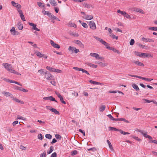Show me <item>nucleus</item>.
I'll use <instances>...</instances> for the list:
<instances>
[{"instance_id": "obj_1", "label": "nucleus", "mask_w": 157, "mask_h": 157, "mask_svg": "<svg viewBox=\"0 0 157 157\" xmlns=\"http://www.w3.org/2000/svg\"><path fill=\"white\" fill-rule=\"evenodd\" d=\"M44 78L47 80H52L54 79V76L48 71L44 72Z\"/></svg>"}, {"instance_id": "obj_2", "label": "nucleus", "mask_w": 157, "mask_h": 157, "mask_svg": "<svg viewBox=\"0 0 157 157\" xmlns=\"http://www.w3.org/2000/svg\"><path fill=\"white\" fill-rule=\"evenodd\" d=\"M2 65L8 71L11 73V71L13 69H11L12 66L11 64L6 63H2Z\"/></svg>"}, {"instance_id": "obj_3", "label": "nucleus", "mask_w": 157, "mask_h": 157, "mask_svg": "<svg viewBox=\"0 0 157 157\" xmlns=\"http://www.w3.org/2000/svg\"><path fill=\"white\" fill-rule=\"evenodd\" d=\"M136 131H138L140 132L146 138H148L149 139H152L151 137L149 135H147V132H146L144 131L140 130L138 129H137V130H136Z\"/></svg>"}, {"instance_id": "obj_4", "label": "nucleus", "mask_w": 157, "mask_h": 157, "mask_svg": "<svg viewBox=\"0 0 157 157\" xmlns=\"http://www.w3.org/2000/svg\"><path fill=\"white\" fill-rule=\"evenodd\" d=\"M88 24L90 28L92 30H94L96 29V24L94 21H90L89 22Z\"/></svg>"}, {"instance_id": "obj_5", "label": "nucleus", "mask_w": 157, "mask_h": 157, "mask_svg": "<svg viewBox=\"0 0 157 157\" xmlns=\"http://www.w3.org/2000/svg\"><path fill=\"white\" fill-rule=\"evenodd\" d=\"M105 47L107 49L110 50H112L114 52H117L118 54L120 53V52L118 50L116 49L115 48H113L110 47L109 45V44L107 43L106 45H105Z\"/></svg>"}, {"instance_id": "obj_6", "label": "nucleus", "mask_w": 157, "mask_h": 157, "mask_svg": "<svg viewBox=\"0 0 157 157\" xmlns=\"http://www.w3.org/2000/svg\"><path fill=\"white\" fill-rule=\"evenodd\" d=\"M29 24L30 26H32V29L34 30H36L37 31H40V29H39L36 28V25L32 22H29Z\"/></svg>"}, {"instance_id": "obj_7", "label": "nucleus", "mask_w": 157, "mask_h": 157, "mask_svg": "<svg viewBox=\"0 0 157 157\" xmlns=\"http://www.w3.org/2000/svg\"><path fill=\"white\" fill-rule=\"evenodd\" d=\"M17 10L20 16L21 19L24 21H25V18L23 15L22 10L20 9H18Z\"/></svg>"}, {"instance_id": "obj_8", "label": "nucleus", "mask_w": 157, "mask_h": 157, "mask_svg": "<svg viewBox=\"0 0 157 157\" xmlns=\"http://www.w3.org/2000/svg\"><path fill=\"white\" fill-rule=\"evenodd\" d=\"M94 37L99 41L101 43L104 45H106L107 44V42L104 40L102 39L99 38L96 36H94Z\"/></svg>"}, {"instance_id": "obj_9", "label": "nucleus", "mask_w": 157, "mask_h": 157, "mask_svg": "<svg viewBox=\"0 0 157 157\" xmlns=\"http://www.w3.org/2000/svg\"><path fill=\"white\" fill-rule=\"evenodd\" d=\"M94 16L93 15L85 14V16H84L82 17V18L86 20H90L92 19L93 18Z\"/></svg>"}, {"instance_id": "obj_10", "label": "nucleus", "mask_w": 157, "mask_h": 157, "mask_svg": "<svg viewBox=\"0 0 157 157\" xmlns=\"http://www.w3.org/2000/svg\"><path fill=\"white\" fill-rule=\"evenodd\" d=\"M43 99L46 100H49L52 101H54L56 102H57V101L53 97L51 96L47 97H44L43 98Z\"/></svg>"}, {"instance_id": "obj_11", "label": "nucleus", "mask_w": 157, "mask_h": 157, "mask_svg": "<svg viewBox=\"0 0 157 157\" xmlns=\"http://www.w3.org/2000/svg\"><path fill=\"white\" fill-rule=\"evenodd\" d=\"M50 44L53 47L58 49L60 48V46L58 44L55 43L52 40H50Z\"/></svg>"}, {"instance_id": "obj_12", "label": "nucleus", "mask_w": 157, "mask_h": 157, "mask_svg": "<svg viewBox=\"0 0 157 157\" xmlns=\"http://www.w3.org/2000/svg\"><path fill=\"white\" fill-rule=\"evenodd\" d=\"M141 57H152L153 56H152L150 54H147L146 53H141Z\"/></svg>"}, {"instance_id": "obj_13", "label": "nucleus", "mask_w": 157, "mask_h": 157, "mask_svg": "<svg viewBox=\"0 0 157 157\" xmlns=\"http://www.w3.org/2000/svg\"><path fill=\"white\" fill-rule=\"evenodd\" d=\"M11 3L13 6L15 7L17 9H19L21 7V6L20 4H18V3H15L13 1H12L11 2Z\"/></svg>"}, {"instance_id": "obj_14", "label": "nucleus", "mask_w": 157, "mask_h": 157, "mask_svg": "<svg viewBox=\"0 0 157 157\" xmlns=\"http://www.w3.org/2000/svg\"><path fill=\"white\" fill-rule=\"evenodd\" d=\"M90 55L91 57H95L96 59H98L99 55L98 53H91Z\"/></svg>"}, {"instance_id": "obj_15", "label": "nucleus", "mask_w": 157, "mask_h": 157, "mask_svg": "<svg viewBox=\"0 0 157 157\" xmlns=\"http://www.w3.org/2000/svg\"><path fill=\"white\" fill-rule=\"evenodd\" d=\"M68 25L70 27H73L74 28H76L77 25L74 23L72 22L71 21H70L68 23Z\"/></svg>"}, {"instance_id": "obj_16", "label": "nucleus", "mask_w": 157, "mask_h": 157, "mask_svg": "<svg viewBox=\"0 0 157 157\" xmlns=\"http://www.w3.org/2000/svg\"><path fill=\"white\" fill-rule=\"evenodd\" d=\"M106 108L105 105L103 104H101L99 107V111L101 112H102L104 111Z\"/></svg>"}, {"instance_id": "obj_17", "label": "nucleus", "mask_w": 157, "mask_h": 157, "mask_svg": "<svg viewBox=\"0 0 157 157\" xmlns=\"http://www.w3.org/2000/svg\"><path fill=\"white\" fill-rule=\"evenodd\" d=\"M17 26L18 29L20 30H22L23 28V24L21 22L18 23L17 25Z\"/></svg>"}, {"instance_id": "obj_18", "label": "nucleus", "mask_w": 157, "mask_h": 157, "mask_svg": "<svg viewBox=\"0 0 157 157\" xmlns=\"http://www.w3.org/2000/svg\"><path fill=\"white\" fill-rule=\"evenodd\" d=\"M86 64L89 66L95 68H97L98 67V66L97 65L92 64L89 62L86 63Z\"/></svg>"}, {"instance_id": "obj_19", "label": "nucleus", "mask_w": 157, "mask_h": 157, "mask_svg": "<svg viewBox=\"0 0 157 157\" xmlns=\"http://www.w3.org/2000/svg\"><path fill=\"white\" fill-rule=\"evenodd\" d=\"M107 144L108 145V146H109V147L110 149L111 150V151H113L114 150L113 148V147L112 146L111 143V142H110V141L109 140H107Z\"/></svg>"}, {"instance_id": "obj_20", "label": "nucleus", "mask_w": 157, "mask_h": 157, "mask_svg": "<svg viewBox=\"0 0 157 157\" xmlns=\"http://www.w3.org/2000/svg\"><path fill=\"white\" fill-rule=\"evenodd\" d=\"M75 43L78 45L80 47H83L84 46L83 44L82 43L81 41L79 40H77L75 42Z\"/></svg>"}, {"instance_id": "obj_21", "label": "nucleus", "mask_w": 157, "mask_h": 157, "mask_svg": "<svg viewBox=\"0 0 157 157\" xmlns=\"http://www.w3.org/2000/svg\"><path fill=\"white\" fill-rule=\"evenodd\" d=\"M134 11L137 12H139L142 14H144V12L142 9L140 8H136L134 10Z\"/></svg>"}, {"instance_id": "obj_22", "label": "nucleus", "mask_w": 157, "mask_h": 157, "mask_svg": "<svg viewBox=\"0 0 157 157\" xmlns=\"http://www.w3.org/2000/svg\"><path fill=\"white\" fill-rule=\"evenodd\" d=\"M140 78L144 80L147 82H150L153 80V79L147 78L145 77L140 76Z\"/></svg>"}, {"instance_id": "obj_23", "label": "nucleus", "mask_w": 157, "mask_h": 157, "mask_svg": "<svg viewBox=\"0 0 157 157\" xmlns=\"http://www.w3.org/2000/svg\"><path fill=\"white\" fill-rule=\"evenodd\" d=\"M132 86L133 88H134L136 91H139V88L138 87V86L135 84H133L132 85Z\"/></svg>"}, {"instance_id": "obj_24", "label": "nucleus", "mask_w": 157, "mask_h": 157, "mask_svg": "<svg viewBox=\"0 0 157 157\" xmlns=\"http://www.w3.org/2000/svg\"><path fill=\"white\" fill-rule=\"evenodd\" d=\"M109 131H119V130L116 128L114 127H109Z\"/></svg>"}, {"instance_id": "obj_25", "label": "nucleus", "mask_w": 157, "mask_h": 157, "mask_svg": "<svg viewBox=\"0 0 157 157\" xmlns=\"http://www.w3.org/2000/svg\"><path fill=\"white\" fill-rule=\"evenodd\" d=\"M46 69H47L48 70L50 71H51L54 72L55 68H52L49 66H47L46 67Z\"/></svg>"}, {"instance_id": "obj_26", "label": "nucleus", "mask_w": 157, "mask_h": 157, "mask_svg": "<svg viewBox=\"0 0 157 157\" xmlns=\"http://www.w3.org/2000/svg\"><path fill=\"white\" fill-rule=\"evenodd\" d=\"M134 63H135L136 64H137L138 65L140 66H144V64L140 62L139 61H136L134 62Z\"/></svg>"}, {"instance_id": "obj_27", "label": "nucleus", "mask_w": 157, "mask_h": 157, "mask_svg": "<svg viewBox=\"0 0 157 157\" xmlns=\"http://www.w3.org/2000/svg\"><path fill=\"white\" fill-rule=\"evenodd\" d=\"M51 111L54 113L56 114H59V112L57 111L55 109L53 108L52 109Z\"/></svg>"}, {"instance_id": "obj_28", "label": "nucleus", "mask_w": 157, "mask_h": 157, "mask_svg": "<svg viewBox=\"0 0 157 157\" xmlns=\"http://www.w3.org/2000/svg\"><path fill=\"white\" fill-rule=\"evenodd\" d=\"M58 98H59L60 100L62 103L64 104H66V102L64 101L63 98L61 95Z\"/></svg>"}, {"instance_id": "obj_29", "label": "nucleus", "mask_w": 157, "mask_h": 157, "mask_svg": "<svg viewBox=\"0 0 157 157\" xmlns=\"http://www.w3.org/2000/svg\"><path fill=\"white\" fill-rule=\"evenodd\" d=\"M42 12L43 13H44V15L47 14L48 16L50 15L51 13L49 12V11H45L44 10H43L42 11Z\"/></svg>"}, {"instance_id": "obj_30", "label": "nucleus", "mask_w": 157, "mask_h": 157, "mask_svg": "<svg viewBox=\"0 0 157 157\" xmlns=\"http://www.w3.org/2000/svg\"><path fill=\"white\" fill-rule=\"evenodd\" d=\"M37 4L38 6L41 8H43L44 7V4L40 2H37Z\"/></svg>"}, {"instance_id": "obj_31", "label": "nucleus", "mask_w": 157, "mask_h": 157, "mask_svg": "<svg viewBox=\"0 0 157 157\" xmlns=\"http://www.w3.org/2000/svg\"><path fill=\"white\" fill-rule=\"evenodd\" d=\"M70 35L76 37H78L79 36V35L78 33L75 32H72L70 33Z\"/></svg>"}, {"instance_id": "obj_32", "label": "nucleus", "mask_w": 157, "mask_h": 157, "mask_svg": "<svg viewBox=\"0 0 157 157\" xmlns=\"http://www.w3.org/2000/svg\"><path fill=\"white\" fill-rule=\"evenodd\" d=\"M148 29L150 30L157 31V27H151L148 28Z\"/></svg>"}, {"instance_id": "obj_33", "label": "nucleus", "mask_w": 157, "mask_h": 157, "mask_svg": "<svg viewBox=\"0 0 157 157\" xmlns=\"http://www.w3.org/2000/svg\"><path fill=\"white\" fill-rule=\"evenodd\" d=\"M124 17L127 18L128 19H130L131 17L126 12L125 13L124 16Z\"/></svg>"}, {"instance_id": "obj_34", "label": "nucleus", "mask_w": 157, "mask_h": 157, "mask_svg": "<svg viewBox=\"0 0 157 157\" xmlns=\"http://www.w3.org/2000/svg\"><path fill=\"white\" fill-rule=\"evenodd\" d=\"M50 148V149L49 151H48L47 152L48 154L51 153L53 150V147L52 146H51Z\"/></svg>"}, {"instance_id": "obj_35", "label": "nucleus", "mask_w": 157, "mask_h": 157, "mask_svg": "<svg viewBox=\"0 0 157 157\" xmlns=\"http://www.w3.org/2000/svg\"><path fill=\"white\" fill-rule=\"evenodd\" d=\"M109 36L113 39H115L116 40H117L118 38V37L117 36L114 35L113 34H110Z\"/></svg>"}, {"instance_id": "obj_36", "label": "nucleus", "mask_w": 157, "mask_h": 157, "mask_svg": "<svg viewBox=\"0 0 157 157\" xmlns=\"http://www.w3.org/2000/svg\"><path fill=\"white\" fill-rule=\"evenodd\" d=\"M45 136L46 138L49 139H51L52 138V136L50 134H46Z\"/></svg>"}, {"instance_id": "obj_37", "label": "nucleus", "mask_w": 157, "mask_h": 157, "mask_svg": "<svg viewBox=\"0 0 157 157\" xmlns=\"http://www.w3.org/2000/svg\"><path fill=\"white\" fill-rule=\"evenodd\" d=\"M75 49V47L70 46L68 48V50H69L73 52L74 51Z\"/></svg>"}, {"instance_id": "obj_38", "label": "nucleus", "mask_w": 157, "mask_h": 157, "mask_svg": "<svg viewBox=\"0 0 157 157\" xmlns=\"http://www.w3.org/2000/svg\"><path fill=\"white\" fill-rule=\"evenodd\" d=\"M11 71H12L11 73H13L14 74H16V75H21V74L20 73H19L16 71L14 70H12Z\"/></svg>"}, {"instance_id": "obj_39", "label": "nucleus", "mask_w": 157, "mask_h": 157, "mask_svg": "<svg viewBox=\"0 0 157 157\" xmlns=\"http://www.w3.org/2000/svg\"><path fill=\"white\" fill-rule=\"evenodd\" d=\"M11 83H15L16 84H17V85H18L20 86H22V85L20 83H19L18 82H17V81H15L14 80H12L11 81Z\"/></svg>"}, {"instance_id": "obj_40", "label": "nucleus", "mask_w": 157, "mask_h": 157, "mask_svg": "<svg viewBox=\"0 0 157 157\" xmlns=\"http://www.w3.org/2000/svg\"><path fill=\"white\" fill-rule=\"evenodd\" d=\"M43 54L41 53L40 52H36V55L39 58L42 57Z\"/></svg>"}, {"instance_id": "obj_41", "label": "nucleus", "mask_w": 157, "mask_h": 157, "mask_svg": "<svg viewBox=\"0 0 157 157\" xmlns=\"http://www.w3.org/2000/svg\"><path fill=\"white\" fill-rule=\"evenodd\" d=\"M16 31L15 28L14 27H13L10 30V32L13 35V34Z\"/></svg>"}, {"instance_id": "obj_42", "label": "nucleus", "mask_w": 157, "mask_h": 157, "mask_svg": "<svg viewBox=\"0 0 157 157\" xmlns=\"http://www.w3.org/2000/svg\"><path fill=\"white\" fill-rule=\"evenodd\" d=\"M82 26L85 28H87L88 27V26L87 24L85 23H82Z\"/></svg>"}, {"instance_id": "obj_43", "label": "nucleus", "mask_w": 157, "mask_h": 157, "mask_svg": "<svg viewBox=\"0 0 157 157\" xmlns=\"http://www.w3.org/2000/svg\"><path fill=\"white\" fill-rule=\"evenodd\" d=\"M37 137H38V138L39 140H42L43 139L42 135L41 133L39 134H38Z\"/></svg>"}, {"instance_id": "obj_44", "label": "nucleus", "mask_w": 157, "mask_h": 157, "mask_svg": "<svg viewBox=\"0 0 157 157\" xmlns=\"http://www.w3.org/2000/svg\"><path fill=\"white\" fill-rule=\"evenodd\" d=\"M50 3L53 6H56L57 5L56 2L55 1H51Z\"/></svg>"}, {"instance_id": "obj_45", "label": "nucleus", "mask_w": 157, "mask_h": 157, "mask_svg": "<svg viewBox=\"0 0 157 157\" xmlns=\"http://www.w3.org/2000/svg\"><path fill=\"white\" fill-rule=\"evenodd\" d=\"M117 13H120L123 16H124L125 13V11H121L120 10H117Z\"/></svg>"}, {"instance_id": "obj_46", "label": "nucleus", "mask_w": 157, "mask_h": 157, "mask_svg": "<svg viewBox=\"0 0 157 157\" xmlns=\"http://www.w3.org/2000/svg\"><path fill=\"white\" fill-rule=\"evenodd\" d=\"M96 63L99 64V65L101 66L104 67L105 66V64L101 62H96Z\"/></svg>"}, {"instance_id": "obj_47", "label": "nucleus", "mask_w": 157, "mask_h": 157, "mask_svg": "<svg viewBox=\"0 0 157 157\" xmlns=\"http://www.w3.org/2000/svg\"><path fill=\"white\" fill-rule=\"evenodd\" d=\"M49 17H50L51 19H56V17L54 16V15H52L50 13V15H49Z\"/></svg>"}, {"instance_id": "obj_48", "label": "nucleus", "mask_w": 157, "mask_h": 157, "mask_svg": "<svg viewBox=\"0 0 157 157\" xmlns=\"http://www.w3.org/2000/svg\"><path fill=\"white\" fill-rule=\"evenodd\" d=\"M120 121H123L127 123H129V122L128 121L126 120L125 118H120Z\"/></svg>"}, {"instance_id": "obj_49", "label": "nucleus", "mask_w": 157, "mask_h": 157, "mask_svg": "<svg viewBox=\"0 0 157 157\" xmlns=\"http://www.w3.org/2000/svg\"><path fill=\"white\" fill-rule=\"evenodd\" d=\"M135 43V41L134 39H132L130 41V44L131 45H133Z\"/></svg>"}, {"instance_id": "obj_50", "label": "nucleus", "mask_w": 157, "mask_h": 157, "mask_svg": "<svg viewBox=\"0 0 157 157\" xmlns=\"http://www.w3.org/2000/svg\"><path fill=\"white\" fill-rule=\"evenodd\" d=\"M62 71L58 69H55L54 72H57L58 73H61L62 72Z\"/></svg>"}, {"instance_id": "obj_51", "label": "nucleus", "mask_w": 157, "mask_h": 157, "mask_svg": "<svg viewBox=\"0 0 157 157\" xmlns=\"http://www.w3.org/2000/svg\"><path fill=\"white\" fill-rule=\"evenodd\" d=\"M17 119H21L22 120H25V118H24L22 117L21 116H17Z\"/></svg>"}, {"instance_id": "obj_52", "label": "nucleus", "mask_w": 157, "mask_h": 157, "mask_svg": "<svg viewBox=\"0 0 157 157\" xmlns=\"http://www.w3.org/2000/svg\"><path fill=\"white\" fill-rule=\"evenodd\" d=\"M77 153H78V152L76 150H74V151H72L71 152V154L72 155H75L77 154Z\"/></svg>"}, {"instance_id": "obj_53", "label": "nucleus", "mask_w": 157, "mask_h": 157, "mask_svg": "<svg viewBox=\"0 0 157 157\" xmlns=\"http://www.w3.org/2000/svg\"><path fill=\"white\" fill-rule=\"evenodd\" d=\"M142 100H143L145 101V102L149 103L152 102V100L150 101V100H149L148 99H143Z\"/></svg>"}, {"instance_id": "obj_54", "label": "nucleus", "mask_w": 157, "mask_h": 157, "mask_svg": "<svg viewBox=\"0 0 157 157\" xmlns=\"http://www.w3.org/2000/svg\"><path fill=\"white\" fill-rule=\"evenodd\" d=\"M78 131L79 132H81V133H82L83 134L84 136H85V132L84 131H83L82 130L80 129H79L78 130Z\"/></svg>"}, {"instance_id": "obj_55", "label": "nucleus", "mask_w": 157, "mask_h": 157, "mask_svg": "<svg viewBox=\"0 0 157 157\" xmlns=\"http://www.w3.org/2000/svg\"><path fill=\"white\" fill-rule=\"evenodd\" d=\"M3 80L6 81V82H9L10 83H11V81H12L11 80H10V79H7L6 78H4Z\"/></svg>"}, {"instance_id": "obj_56", "label": "nucleus", "mask_w": 157, "mask_h": 157, "mask_svg": "<svg viewBox=\"0 0 157 157\" xmlns=\"http://www.w3.org/2000/svg\"><path fill=\"white\" fill-rule=\"evenodd\" d=\"M57 139H61V136L59 134H56L55 135Z\"/></svg>"}, {"instance_id": "obj_57", "label": "nucleus", "mask_w": 157, "mask_h": 157, "mask_svg": "<svg viewBox=\"0 0 157 157\" xmlns=\"http://www.w3.org/2000/svg\"><path fill=\"white\" fill-rule=\"evenodd\" d=\"M84 5L85 7H86L87 8H90V7L92 6L91 5L87 3L84 4Z\"/></svg>"}, {"instance_id": "obj_58", "label": "nucleus", "mask_w": 157, "mask_h": 157, "mask_svg": "<svg viewBox=\"0 0 157 157\" xmlns=\"http://www.w3.org/2000/svg\"><path fill=\"white\" fill-rule=\"evenodd\" d=\"M132 137L134 139H135L136 140L139 141H140L141 140L139 138L137 137H136L135 136H133Z\"/></svg>"}, {"instance_id": "obj_59", "label": "nucleus", "mask_w": 157, "mask_h": 157, "mask_svg": "<svg viewBox=\"0 0 157 157\" xmlns=\"http://www.w3.org/2000/svg\"><path fill=\"white\" fill-rule=\"evenodd\" d=\"M46 153L45 152H44L42 154H41L40 155V157H46Z\"/></svg>"}, {"instance_id": "obj_60", "label": "nucleus", "mask_w": 157, "mask_h": 157, "mask_svg": "<svg viewBox=\"0 0 157 157\" xmlns=\"http://www.w3.org/2000/svg\"><path fill=\"white\" fill-rule=\"evenodd\" d=\"M72 94L76 97H77L78 95V93L75 91H74L72 93Z\"/></svg>"}, {"instance_id": "obj_61", "label": "nucleus", "mask_w": 157, "mask_h": 157, "mask_svg": "<svg viewBox=\"0 0 157 157\" xmlns=\"http://www.w3.org/2000/svg\"><path fill=\"white\" fill-rule=\"evenodd\" d=\"M20 148L23 150H26V147L22 145L20 146Z\"/></svg>"}, {"instance_id": "obj_62", "label": "nucleus", "mask_w": 157, "mask_h": 157, "mask_svg": "<svg viewBox=\"0 0 157 157\" xmlns=\"http://www.w3.org/2000/svg\"><path fill=\"white\" fill-rule=\"evenodd\" d=\"M38 72L40 73V74H43V73H44V69H40L38 71Z\"/></svg>"}, {"instance_id": "obj_63", "label": "nucleus", "mask_w": 157, "mask_h": 157, "mask_svg": "<svg viewBox=\"0 0 157 157\" xmlns=\"http://www.w3.org/2000/svg\"><path fill=\"white\" fill-rule=\"evenodd\" d=\"M150 143H153L157 144V141L156 140H151L149 141Z\"/></svg>"}, {"instance_id": "obj_64", "label": "nucleus", "mask_w": 157, "mask_h": 157, "mask_svg": "<svg viewBox=\"0 0 157 157\" xmlns=\"http://www.w3.org/2000/svg\"><path fill=\"white\" fill-rule=\"evenodd\" d=\"M51 157H57V154L56 153L54 152L51 155Z\"/></svg>"}]
</instances>
